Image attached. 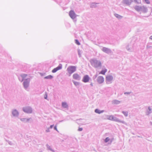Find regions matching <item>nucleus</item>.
<instances>
[{
    "label": "nucleus",
    "instance_id": "f257e3e1",
    "mask_svg": "<svg viewBox=\"0 0 152 152\" xmlns=\"http://www.w3.org/2000/svg\"><path fill=\"white\" fill-rule=\"evenodd\" d=\"M135 9L138 11H141L143 13H145L147 12V9L144 7H140L138 6H135Z\"/></svg>",
    "mask_w": 152,
    "mask_h": 152
},
{
    "label": "nucleus",
    "instance_id": "f03ea898",
    "mask_svg": "<svg viewBox=\"0 0 152 152\" xmlns=\"http://www.w3.org/2000/svg\"><path fill=\"white\" fill-rule=\"evenodd\" d=\"M76 67L74 66H69L67 69V70L70 74H72L76 70Z\"/></svg>",
    "mask_w": 152,
    "mask_h": 152
},
{
    "label": "nucleus",
    "instance_id": "7ed1b4c3",
    "mask_svg": "<svg viewBox=\"0 0 152 152\" xmlns=\"http://www.w3.org/2000/svg\"><path fill=\"white\" fill-rule=\"evenodd\" d=\"M23 111L27 113H30L32 112L31 109L29 107H26L23 108Z\"/></svg>",
    "mask_w": 152,
    "mask_h": 152
},
{
    "label": "nucleus",
    "instance_id": "20e7f679",
    "mask_svg": "<svg viewBox=\"0 0 152 152\" xmlns=\"http://www.w3.org/2000/svg\"><path fill=\"white\" fill-rule=\"evenodd\" d=\"M90 80L89 76L88 75H84L82 79V81L84 83L88 82Z\"/></svg>",
    "mask_w": 152,
    "mask_h": 152
},
{
    "label": "nucleus",
    "instance_id": "39448f33",
    "mask_svg": "<svg viewBox=\"0 0 152 152\" xmlns=\"http://www.w3.org/2000/svg\"><path fill=\"white\" fill-rule=\"evenodd\" d=\"M62 68V65L60 64L57 67L55 68L52 70V72L53 73H55L58 70L61 69Z\"/></svg>",
    "mask_w": 152,
    "mask_h": 152
},
{
    "label": "nucleus",
    "instance_id": "423d86ee",
    "mask_svg": "<svg viewBox=\"0 0 152 152\" xmlns=\"http://www.w3.org/2000/svg\"><path fill=\"white\" fill-rule=\"evenodd\" d=\"M97 81L99 83H102L104 81V78L102 76H99L97 78Z\"/></svg>",
    "mask_w": 152,
    "mask_h": 152
},
{
    "label": "nucleus",
    "instance_id": "0eeeda50",
    "mask_svg": "<svg viewBox=\"0 0 152 152\" xmlns=\"http://www.w3.org/2000/svg\"><path fill=\"white\" fill-rule=\"evenodd\" d=\"M69 16L72 19H74L76 17L75 14L73 11H71L69 12Z\"/></svg>",
    "mask_w": 152,
    "mask_h": 152
},
{
    "label": "nucleus",
    "instance_id": "6e6552de",
    "mask_svg": "<svg viewBox=\"0 0 152 152\" xmlns=\"http://www.w3.org/2000/svg\"><path fill=\"white\" fill-rule=\"evenodd\" d=\"M73 77L74 79L77 80H79L80 78L79 75L77 73L74 74L73 75Z\"/></svg>",
    "mask_w": 152,
    "mask_h": 152
},
{
    "label": "nucleus",
    "instance_id": "1a4fd4ad",
    "mask_svg": "<svg viewBox=\"0 0 152 152\" xmlns=\"http://www.w3.org/2000/svg\"><path fill=\"white\" fill-rule=\"evenodd\" d=\"M113 77L112 76H108L106 77V80L107 82H110L112 80Z\"/></svg>",
    "mask_w": 152,
    "mask_h": 152
},
{
    "label": "nucleus",
    "instance_id": "9d476101",
    "mask_svg": "<svg viewBox=\"0 0 152 152\" xmlns=\"http://www.w3.org/2000/svg\"><path fill=\"white\" fill-rule=\"evenodd\" d=\"M98 62V61L94 60H92L91 61V63L92 65L94 66L95 67H96V66L95 64H97Z\"/></svg>",
    "mask_w": 152,
    "mask_h": 152
},
{
    "label": "nucleus",
    "instance_id": "9b49d317",
    "mask_svg": "<svg viewBox=\"0 0 152 152\" xmlns=\"http://www.w3.org/2000/svg\"><path fill=\"white\" fill-rule=\"evenodd\" d=\"M107 70L106 69H105L102 70L99 73V74H101L103 75H104L105 73L107 72Z\"/></svg>",
    "mask_w": 152,
    "mask_h": 152
},
{
    "label": "nucleus",
    "instance_id": "f8f14e48",
    "mask_svg": "<svg viewBox=\"0 0 152 152\" xmlns=\"http://www.w3.org/2000/svg\"><path fill=\"white\" fill-rule=\"evenodd\" d=\"M12 114L14 116H17L18 115V111L16 110H14L13 111Z\"/></svg>",
    "mask_w": 152,
    "mask_h": 152
},
{
    "label": "nucleus",
    "instance_id": "ddd939ff",
    "mask_svg": "<svg viewBox=\"0 0 152 152\" xmlns=\"http://www.w3.org/2000/svg\"><path fill=\"white\" fill-rule=\"evenodd\" d=\"M29 82L25 81L24 82L23 86L25 88H27L29 85Z\"/></svg>",
    "mask_w": 152,
    "mask_h": 152
},
{
    "label": "nucleus",
    "instance_id": "4468645a",
    "mask_svg": "<svg viewBox=\"0 0 152 152\" xmlns=\"http://www.w3.org/2000/svg\"><path fill=\"white\" fill-rule=\"evenodd\" d=\"M62 107L64 108H66L68 107L67 103L65 102H63L62 103Z\"/></svg>",
    "mask_w": 152,
    "mask_h": 152
},
{
    "label": "nucleus",
    "instance_id": "2eb2a0df",
    "mask_svg": "<svg viewBox=\"0 0 152 152\" xmlns=\"http://www.w3.org/2000/svg\"><path fill=\"white\" fill-rule=\"evenodd\" d=\"M95 112L96 113L99 114H100L101 113H102L103 112V111H100L98 109H96L95 110Z\"/></svg>",
    "mask_w": 152,
    "mask_h": 152
},
{
    "label": "nucleus",
    "instance_id": "dca6fc26",
    "mask_svg": "<svg viewBox=\"0 0 152 152\" xmlns=\"http://www.w3.org/2000/svg\"><path fill=\"white\" fill-rule=\"evenodd\" d=\"M53 77V76L51 75H49L45 77L44 78L45 79H51Z\"/></svg>",
    "mask_w": 152,
    "mask_h": 152
},
{
    "label": "nucleus",
    "instance_id": "f3484780",
    "mask_svg": "<svg viewBox=\"0 0 152 152\" xmlns=\"http://www.w3.org/2000/svg\"><path fill=\"white\" fill-rule=\"evenodd\" d=\"M27 76V75L26 74H24L21 75V76L23 78V80H24Z\"/></svg>",
    "mask_w": 152,
    "mask_h": 152
},
{
    "label": "nucleus",
    "instance_id": "a211bd4d",
    "mask_svg": "<svg viewBox=\"0 0 152 152\" xmlns=\"http://www.w3.org/2000/svg\"><path fill=\"white\" fill-rule=\"evenodd\" d=\"M115 16L117 17V18H119V19H121V18L122 17V16H121L119 15L118 14H115Z\"/></svg>",
    "mask_w": 152,
    "mask_h": 152
},
{
    "label": "nucleus",
    "instance_id": "6ab92c4d",
    "mask_svg": "<svg viewBox=\"0 0 152 152\" xmlns=\"http://www.w3.org/2000/svg\"><path fill=\"white\" fill-rule=\"evenodd\" d=\"M114 117L113 116L111 115L108 116V119L109 120H113L114 119Z\"/></svg>",
    "mask_w": 152,
    "mask_h": 152
},
{
    "label": "nucleus",
    "instance_id": "aec40b11",
    "mask_svg": "<svg viewBox=\"0 0 152 152\" xmlns=\"http://www.w3.org/2000/svg\"><path fill=\"white\" fill-rule=\"evenodd\" d=\"M110 140V139L108 137H107L104 140V141L105 142H107L109 141Z\"/></svg>",
    "mask_w": 152,
    "mask_h": 152
},
{
    "label": "nucleus",
    "instance_id": "412c9836",
    "mask_svg": "<svg viewBox=\"0 0 152 152\" xmlns=\"http://www.w3.org/2000/svg\"><path fill=\"white\" fill-rule=\"evenodd\" d=\"M75 43L77 44L78 45H80V43L77 40V39L75 40Z\"/></svg>",
    "mask_w": 152,
    "mask_h": 152
},
{
    "label": "nucleus",
    "instance_id": "4be33fe9",
    "mask_svg": "<svg viewBox=\"0 0 152 152\" xmlns=\"http://www.w3.org/2000/svg\"><path fill=\"white\" fill-rule=\"evenodd\" d=\"M74 84L76 86L78 85H79V83L77 82H73Z\"/></svg>",
    "mask_w": 152,
    "mask_h": 152
},
{
    "label": "nucleus",
    "instance_id": "5701e85b",
    "mask_svg": "<svg viewBox=\"0 0 152 152\" xmlns=\"http://www.w3.org/2000/svg\"><path fill=\"white\" fill-rule=\"evenodd\" d=\"M103 51L105 52H107V51H108V50L107 48H104L103 49Z\"/></svg>",
    "mask_w": 152,
    "mask_h": 152
},
{
    "label": "nucleus",
    "instance_id": "b1692460",
    "mask_svg": "<svg viewBox=\"0 0 152 152\" xmlns=\"http://www.w3.org/2000/svg\"><path fill=\"white\" fill-rule=\"evenodd\" d=\"M123 113L125 116H127V115H128L127 112H123Z\"/></svg>",
    "mask_w": 152,
    "mask_h": 152
},
{
    "label": "nucleus",
    "instance_id": "393cba45",
    "mask_svg": "<svg viewBox=\"0 0 152 152\" xmlns=\"http://www.w3.org/2000/svg\"><path fill=\"white\" fill-rule=\"evenodd\" d=\"M134 1L138 3H141L140 0H134Z\"/></svg>",
    "mask_w": 152,
    "mask_h": 152
},
{
    "label": "nucleus",
    "instance_id": "a878e982",
    "mask_svg": "<svg viewBox=\"0 0 152 152\" xmlns=\"http://www.w3.org/2000/svg\"><path fill=\"white\" fill-rule=\"evenodd\" d=\"M145 0V1L146 3L147 4H150V2L149 0Z\"/></svg>",
    "mask_w": 152,
    "mask_h": 152
},
{
    "label": "nucleus",
    "instance_id": "bb28decb",
    "mask_svg": "<svg viewBox=\"0 0 152 152\" xmlns=\"http://www.w3.org/2000/svg\"><path fill=\"white\" fill-rule=\"evenodd\" d=\"M83 130V129L82 128H79V129H78V130L79 131H82Z\"/></svg>",
    "mask_w": 152,
    "mask_h": 152
},
{
    "label": "nucleus",
    "instance_id": "cd10ccee",
    "mask_svg": "<svg viewBox=\"0 0 152 152\" xmlns=\"http://www.w3.org/2000/svg\"><path fill=\"white\" fill-rule=\"evenodd\" d=\"M25 119H21V121H24Z\"/></svg>",
    "mask_w": 152,
    "mask_h": 152
},
{
    "label": "nucleus",
    "instance_id": "c85d7f7f",
    "mask_svg": "<svg viewBox=\"0 0 152 152\" xmlns=\"http://www.w3.org/2000/svg\"><path fill=\"white\" fill-rule=\"evenodd\" d=\"M53 126V125H51L50 126V127L51 128H52Z\"/></svg>",
    "mask_w": 152,
    "mask_h": 152
},
{
    "label": "nucleus",
    "instance_id": "c756f323",
    "mask_svg": "<svg viewBox=\"0 0 152 152\" xmlns=\"http://www.w3.org/2000/svg\"><path fill=\"white\" fill-rule=\"evenodd\" d=\"M150 39H152V36L150 37Z\"/></svg>",
    "mask_w": 152,
    "mask_h": 152
},
{
    "label": "nucleus",
    "instance_id": "7c9ffc66",
    "mask_svg": "<svg viewBox=\"0 0 152 152\" xmlns=\"http://www.w3.org/2000/svg\"><path fill=\"white\" fill-rule=\"evenodd\" d=\"M54 129H55L56 130V126H55V127H54Z\"/></svg>",
    "mask_w": 152,
    "mask_h": 152
},
{
    "label": "nucleus",
    "instance_id": "2f4dec72",
    "mask_svg": "<svg viewBox=\"0 0 152 152\" xmlns=\"http://www.w3.org/2000/svg\"><path fill=\"white\" fill-rule=\"evenodd\" d=\"M91 86H93V84L92 83H91Z\"/></svg>",
    "mask_w": 152,
    "mask_h": 152
},
{
    "label": "nucleus",
    "instance_id": "473e14b6",
    "mask_svg": "<svg viewBox=\"0 0 152 152\" xmlns=\"http://www.w3.org/2000/svg\"><path fill=\"white\" fill-rule=\"evenodd\" d=\"M45 99H47V96L45 97Z\"/></svg>",
    "mask_w": 152,
    "mask_h": 152
}]
</instances>
